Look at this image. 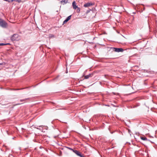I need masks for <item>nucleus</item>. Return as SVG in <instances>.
Listing matches in <instances>:
<instances>
[{
  "instance_id": "nucleus-9",
  "label": "nucleus",
  "mask_w": 157,
  "mask_h": 157,
  "mask_svg": "<svg viewBox=\"0 0 157 157\" xmlns=\"http://www.w3.org/2000/svg\"><path fill=\"white\" fill-rule=\"evenodd\" d=\"M91 75L90 74L88 75H86L85 76V79H87L89 78L91 76Z\"/></svg>"
},
{
  "instance_id": "nucleus-4",
  "label": "nucleus",
  "mask_w": 157,
  "mask_h": 157,
  "mask_svg": "<svg viewBox=\"0 0 157 157\" xmlns=\"http://www.w3.org/2000/svg\"><path fill=\"white\" fill-rule=\"evenodd\" d=\"M113 50L117 52H122L123 51V49L121 48H113Z\"/></svg>"
},
{
  "instance_id": "nucleus-5",
  "label": "nucleus",
  "mask_w": 157,
  "mask_h": 157,
  "mask_svg": "<svg viewBox=\"0 0 157 157\" xmlns=\"http://www.w3.org/2000/svg\"><path fill=\"white\" fill-rule=\"evenodd\" d=\"M73 151L77 155L80 156V157H84L83 155H81V153L77 150H73Z\"/></svg>"
},
{
  "instance_id": "nucleus-11",
  "label": "nucleus",
  "mask_w": 157,
  "mask_h": 157,
  "mask_svg": "<svg viewBox=\"0 0 157 157\" xmlns=\"http://www.w3.org/2000/svg\"><path fill=\"white\" fill-rule=\"evenodd\" d=\"M14 1L18 2H21V0H14Z\"/></svg>"
},
{
  "instance_id": "nucleus-13",
  "label": "nucleus",
  "mask_w": 157,
  "mask_h": 157,
  "mask_svg": "<svg viewBox=\"0 0 157 157\" xmlns=\"http://www.w3.org/2000/svg\"><path fill=\"white\" fill-rule=\"evenodd\" d=\"M69 148V149L72 151H73V150H74L73 149H72L71 148Z\"/></svg>"
},
{
  "instance_id": "nucleus-10",
  "label": "nucleus",
  "mask_w": 157,
  "mask_h": 157,
  "mask_svg": "<svg viewBox=\"0 0 157 157\" xmlns=\"http://www.w3.org/2000/svg\"><path fill=\"white\" fill-rule=\"evenodd\" d=\"M141 138L142 140H147V138L145 137H141Z\"/></svg>"
},
{
  "instance_id": "nucleus-1",
  "label": "nucleus",
  "mask_w": 157,
  "mask_h": 157,
  "mask_svg": "<svg viewBox=\"0 0 157 157\" xmlns=\"http://www.w3.org/2000/svg\"><path fill=\"white\" fill-rule=\"evenodd\" d=\"M21 39L20 36L17 34H14L11 37V40L13 41H18Z\"/></svg>"
},
{
  "instance_id": "nucleus-14",
  "label": "nucleus",
  "mask_w": 157,
  "mask_h": 157,
  "mask_svg": "<svg viewBox=\"0 0 157 157\" xmlns=\"http://www.w3.org/2000/svg\"><path fill=\"white\" fill-rule=\"evenodd\" d=\"M49 37H50V38L51 37V36H50Z\"/></svg>"
},
{
  "instance_id": "nucleus-7",
  "label": "nucleus",
  "mask_w": 157,
  "mask_h": 157,
  "mask_svg": "<svg viewBox=\"0 0 157 157\" xmlns=\"http://www.w3.org/2000/svg\"><path fill=\"white\" fill-rule=\"evenodd\" d=\"M71 15L68 17L67 19L63 21V23H65L67 22L71 19Z\"/></svg>"
},
{
  "instance_id": "nucleus-6",
  "label": "nucleus",
  "mask_w": 157,
  "mask_h": 157,
  "mask_svg": "<svg viewBox=\"0 0 157 157\" xmlns=\"http://www.w3.org/2000/svg\"><path fill=\"white\" fill-rule=\"evenodd\" d=\"M93 4L91 2H88L85 4L84 5V6L85 7H87L93 5Z\"/></svg>"
},
{
  "instance_id": "nucleus-2",
  "label": "nucleus",
  "mask_w": 157,
  "mask_h": 157,
  "mask_svg": "<svg viewBox=\"0 0 157 157\" xmlns=\"http://www.w3.org/2000/svg\"><path fill=\"white\" fill-rule=\"evenodd\" d=\"M72 6L74 9L76 10L77 9V13H79L80 10V8L78 7V6L76 5V2L75 1H74L72 3Z\"/></svg>"
},
{
  "instance_id": "nucleus-8",
  "label": "nucleus",
  "mask_w": 157,
  "mask_h": 157,
  "mask_svg": "<svg viewBox=\"0 0 157 157\" xmlns=\"http://www.w3.org/2000/svg\"><path fill=\"white\" fill-rule=\"evenodd\" d=\"M68 2L67 0H63L61 1V3H63V4L67 3Z\"/></svg>"
},
{
  "instance_id": "nucleus-3",
  "label": "nucleus",
  "mask_w": 157,
  "mask_h": 157,
  "mask_svg": "<svg viewBox=\"0 0 157 157\" xmlns=\"http://www.w3.org/2000/svg\"><path fill=\"white\" fill-rule=\"evenodd\" d=\"M0 26L3 28H5L7 26V24L3 20L0 19Z\"/></svg>"
},
{
  "instance_id": "nucleus-12",
  "label": "nucleus",
  "mask_w": 157,
  "mask_h": 157,
  "mask_svg": "<svg viewBox=\"0 0 157 157\" xmlns=\"http://www.w3.org/2000/svg\"><path fill=\"white\" fill-rule=\"evenodd\" d=\"M6 44H3V43H1L0 44V45H5Z\"/></svg>"
}]
</instances>
